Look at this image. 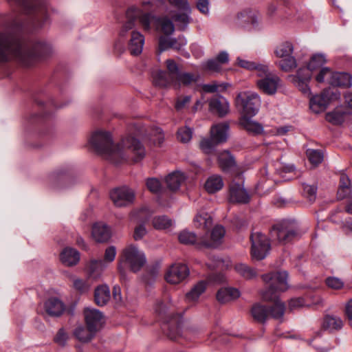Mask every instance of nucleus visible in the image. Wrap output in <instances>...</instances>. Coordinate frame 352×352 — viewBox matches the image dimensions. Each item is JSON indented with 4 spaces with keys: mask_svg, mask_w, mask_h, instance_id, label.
Masks as SVG:
<instances>
[{
    "mask_svg": "<svg viewBox=\"0 0 352 352\" xmlns=\"http://www.w3.org/2000/svg\"><path fill=\"white\" fill-rule=\"evenodd\" d=\"M317 187L315 185L302 184V195L310 201H314L316 197Z\"/></svg>",
    "mask_w": 352,
    "mask_h": 352,
    "instance_id": "50",
    "label": "nucleus"
},
{
    "mask_svg": "<svg viewBox=\"0 0 352 352\" xmlns=\"http://www.w3.org/2000/svg\"><path fill=\"white\" fill-rule=\"evenodd\" d=\"M89 144L98 155L113 164L127 160L138 162L146 155V149L136 133H124L115 142L111 133H92Z\"/></svg>",
    "mask_w": 352,
    "mask_h": 352,
    "instance_id": "1",
    "label": "nucleus"
},
{
    "mask_svg": "<svg viewBox=\"0 0 352 352\" xmlns=\"http://www.w3.org/2000/svg\"><path fill=\"white\" fill-rule=\"evenodd\" d=\"M153 226L157 230H165L172 226V221L166 216H158L153 218Z\"/></svg>",
    "mask_w": 352,
    "mask_h": 352,
    "instance_id": "48",
    "label": "nucleus"
},
{
    "mask_svg": "<svg viewBox=\"0 0 352 352\" xmlns=\"http://www.w3.org/2000/svg\"><path fill=\"white\" fill-rule=\"evenodd\" d=\"M110 197L117 207H124L132 204L135 199L133 190L122 186L113 189L110 193Z\"/></svg>",
    "mask_w": 352,
    "mask_h": 352,
    "instance_id": "15",
    "label": "nucleus"
},
{
    "mask_svg": "<svg viewBox=\"0 0 352 352\" xmlns=\"http://www.w3.org/2000/svg\"><path fill=\"white\" fill-rule=\"evenodd\" d=\"M65 305L57 298H50L44 304L45 312L50 316L58 317L63 314L65 311Z\"/></svg>",
    "mask_w": 352,
    "mask_h": 352,
    "instance_id": "27",
    "label": "nucleus"
},
{
    "mask_svg": "<svg viewBox=\"0 0 352 352\" xmlns=\"http://www.w3.org/2000/svg\"><path fill=\"white\" fill-rule=\"evenodd\" d=\"M96 332L94 330L89 329L88 327L85 328L80 326L75 329L74 335L80 342H87L92 339Z\"/></svg>",
    "mask_w": 352,
    "mask_h": 352,
    "instance_id": "42",
    "label": "nucleus"
},
{
    "mask_svg": "<svg viewBox=\"0 0 352 352\" xmlns=\"http://www.w3.org/2000/svg\"><path fill=\"white\" fill-rule=\"evenodd\" d=\"M257 76L259 78L256 80L257 87L267 95H274L278 89L281 87L280 78L276 74L272 73L267 65L258 69Z\"/></svg>",
    "mask_w": 352,
    "mask_h": 352,
    "instance_id": "6",
    "label": "nucleus"
},
{
    "mask_svg": "<svg viewBox=\"0 0 352 352\" xmlns=\"http://www.w3.org/2000/svg\"><path fill=\"white\" fill-rule=\"evenodd\" d=\"M194 225L196 228L208 230L212 225V219L207 212L199 213L194 219Z\"/></svg>",
    "mask_w": 352,
    "mask_h": 352,
    "instance_id": "41",
    "label": "nucleus"
},
{
    "mask_svg": "<svg viewBox=\"0 0 352 352\" xmlns=\"http://www.w3.org/2000/svg\"><path fill=\"white\" fill-rule=\"evenodd\" d=\"M189 274V268L186 264L177 263L167 270L165 279L170 284L177 285L186 280Z\"/></svg>",
    "mask_w": 352,
    "mask_h": 352,
    "instance_id": "14",
    "label": "nucleus"
},
{
    "mask_svg": "<svg viewBox=\"0 0 352 352\" xmlns=\"http://www.w3.org/2000/svg\"><path fill=\"white\" fill-rule=\"evenodd\" d=\"M21 29L19 22L14 21L9 28L0 32V62L15 58L28 67L50 55L52 47L45 41L24 45L18 37Z\"/></svg>",
    "mask_w": 352,
    "mask_h": 352,
    "instance_id": "2",
    "label": "nucleus"
},
{
    "mask_svg": "<svg viewBox=\"0 0 352 352\" xmlns=\"http://www.w3.org/2000/svg\"><path fill=\"white\" fill-rule=\"evenodd\" d=\"M127 21H133L135 23V19L139 18L140 23L145 30L151 29V24L154 19V16L151 13H143L142 11L135 6L129 8L126 13Z\"/></svg>",
    "mask_w": 352,
    "mask_h": 352,
    "instance_id": "16",
    "label": "nucleus"
},
{
    "mask_svg": "<svg viewBox=\"0 0 352 352\" xmlns=\"http://www.w3.org/2000/svg\"><path fill=\"white\" fill-rule=\"evenodd\" d=\"M332 71L330 68L324 67L321 68L318 75L316 76V80L318 82H323L325 80L328 82V80L331 77Z\"/></svg>",
    "mask_w": 352,
    "mask_h": 352,
    "instance_id": "54",
    "label": "nucleus"
},
{
    "mask_svg": "<svg viewBox=\"0 0 352 352\" xmlns=\"http://www.w3.org/2000/svg\"><path fill=\"white\" fill-rule=\"evenodd\" d=\"M122 255L124 261L133 272L140 271L146 263L144 253L133 245L127 246L123 250Z\"/></svg>",
    "mask_w": 352,
    "mask_h": 352,
    "instance_id": "12",
    "label": "nucleus"
},
{
    "mask_svg": "<svg viewBox=\"0 0 352 352\" xmlns=\"http://www.w3.org/2000/svg\"><path fill=\"white\" fill-rule=\"evenodd\" d=\"M328 83L336 87H350L352 85V78L347 73L332 72Z\"/></svg>",
    "mask_w": 352,
    "mask_h": 352,
    "instance_id": "28",
    "label": "nucleus"
},
{
    "mask_svg": "<svg viewBox=\"0 0 352 352\" xmlns=\"http://www.w3.org/2000/svg\"><path fill=\"white\" fill-rule=\"evenodd\" d=\"M229 129V124L227 122H223L213 124L211 127L210 132H227Z\"/></svg>",
    "mask_w": 352,
    "mask_h": 352,
    "instance_id": "60",
    "label": "nucleus"
},
{
    "mask_svg": "<svg viewBox=\"0 0 352 352\" xmlns=\"http://www.w3.org/2000/svg\"><path fill=\"white\" fill-rule=\"evenodd\" d=\"M196 6L197 9L204 14L209 12V1L208 0H196Z\"/></svg>",
    "mask_w": 352,
    "mask_h": 352,
    "instance_id": "64",
    "label": "nucleus"
},
{
    "mask_svg": "<svg viewBox=\"0 0 352 352\" xmlns=\"http://www.w3.org/2000/svg\"><path fill=\"white\" fill-rule=\"evenodd\" d=\"M327 285L334 289H340L343 287L344 283L342 280L336 277H329L326 279Z\"/></svg>",
    "mask_w": 352,
    "mask_h": 352,
    "instance_id": "55",
    "label": "nucleus"
},
{
    "mask_svg": "<svg viewBox=\"0 0 352 352\" xmlns=\"http://www.w3.org/2000/svg\"><path fill=\"white\" fill-rule=\"evenodd\" d=\"M135 23L133 21H126L119 33L120 36L125 37L128 33L131 34L129 49L133 55H138L142 52L144 44V37L139 32L134 30Z\"/></svg>",
    "mask_w": 352,
    "mask_h": 352,
    "instance_id": "7",
    "label": "nucleus"
},
{
    "mask_svg": "<svg viewBox=\"0 0 352 352\" xmlns=\"http://www.w3.org/2000/svg\"><path fill=\"white\" fill-rule=\"evenodd\" d=\"M149 142L155 146H160L164 142V133H149Z\"/></svg>",
    "mask_w": 352,
    "mask_h": 352,
    "instance_id": "57",
    "label": "nucleus"
},
{
    "mask_svg": "<svg viewBox=\"0 0 352 352\" xmlns=\"http://www.w3.org/2000/svg\"><path fill=\"white\" fill-rule=\"evenodd\" d=\"M160 32L165 35L172 34L175 31V25L173 21L166 16H162L157 20Z\"/></svg>",
    "mask_w": 352,
    "mask_h": 352,
    "instance_id": "43",
    "label": "nucleus"
},
{
    "mask_svg": "<svg viewBox=\"0 0 352 352\" xmlns=\"http://www.w3.org/2000/svg\"><path fill=\"white\" fill-rule=\"evenodd\" d=\"M228 84L219 83L213 81L208 84H205L202 86L203 90L207 93H214L217 91H222L227 89Z\"/></svg>",
    "mask_w": 352,
    "mask_h": 352,
    "instance_id": "49",
    "label": "nucleus"
},
{
    "mask_svg": "<svg viewBox=\"0 0 352 352\" xmlns=\"http://www.w3.org/2000/svg\"><path fill=\"white\" fill-rule=\"evenodd\" d=\"M186 179L185 175L180 171H175L166 177V183L171 190H178Z\"/></svg>",
    "mask_w": 352,
    "mask_h": 352,
    "instance_id": "36",
    "label": "nucleus"
},
{
    "mask_svg": "<svg viewBox=\"0 0 352 352\" xmlns=\"http://www.w3.org/2000/svg\"><path fill=\"white\" fill-rule=\"evenodd\" d=\"M351 182L349 177L344 174L341 173L340 177V186L338 190V197L340 199H343L350 195Z\"/></svg>",
    "mask_w": 352,
    "mask_h": 352,
    "instance_id": "38",
    "label": "nucleus"
},
{
    "mask_svg": "<svg viewBox=\"0 0 352 352\" xmlns=\"http://www.w3.org/2000/svg\"><path fill=\"white\" fill-rule=\"evenodd\" d=\"M218 162L220 168L224 172L229 171L235 166L234 157L228 151H224L219 154Z\"/></svg>",
    "mask_w": 352,
    "mask_h": 352,
    "instance_id": "37",
    "label": "nucleus"
},
{
    "mask_svg": "<svg viewBox=\"0 0 352 352\" xmlns=\"http://www.w3.org/2000/svg\"><path fill=\"white\" fill-rule=\"evenodd\" d=\"M270 233L274 240L283 244L290 242L297 234L295 223L289 220L276 223L272 226Z\"/></svg>",
    "mask_w": 352,
    "mask_h": 352,
    "instance_id": "8",
    "label": "nucleus"
},
{
    "mask_svg": "<svg viewBox=\"0 0 352 352\" xmlns=\"http://www.w3.org/2000/svg\"><path fill=\"white\" fill-rule=\"evenodd\" d=\"M305 305V300L302 298H296L291 299L289 302V309L291 311L297 309L300 307H303Z\"/></svg>",
    "mask_w": 352,
    "mask_h": 352,
    "instance_id": "63",
    "label": "nucleus"
},
{
    "mask_svg": "<svg viewBox=\"0 0 352 352\" xmlns=\"http://www.w3.org/2000/svg\"><path fill=\"white\" fill-rule=\"evenodd\" d=\"M207 283L204 280L199 281L186 294V300L188 302H195L198 300L200 296L206 291Z\"/></svg>",
    "mask_w": 352,
    "mask_h": 352,
    "instance_id": "33",
    "label": "nucleus"
},
{
    "mask_svg": "<svg viewBox=\"0 0 352 352\" xmlns=\"http://www.w3.org/2000/svg\"><path fill=\"white\" fill-rule=\"evenodd\" d=\"M294 46L290 42H285L278 45L274 54L277 58H281L277 63L278 66L285 72H290L297 66L296 60L292 56Z\"/></svg>",
    "mask_w": 352,
    "mask_h": 352,
    "instance_id": "9",
    "label": "nucleus"
},
{
    "mask_svg": "<svg viewBox=\"0 0 352 352\" xmlns=\"http://www.w3.org/2000/svg\"><path fill=\"white\" fill-rule=\"evenodd\" d=\"M84 315L87 326L91 330L97 331L102 325L103 316L98 309L93 308H85Z\"/></svg>",
    "mask_w": 352,
    "mask_h": 352,
    "instance_id": "21",
    "label": "nucleus"
},
{
    "mask_svg": "<svg viewBox=\"0 0 352 352\" xmlns=\"http://www.w3.org/2000/svg\"><path fill=\"white\" fill-rule=\"evenodd\" d=\"M340 96V94L337 90H324L321 94L316 95L310 98V109L315 113L324 111L331 100L338 99Z\"/></svg>",
    "mask_w": 352,
    "mask_h": 352,
    "instance_id": "13",
    "label": "nucleus"
},
{
    "mask_svg": "<svg viewBox=\"0 0 352 352\" xmlns=\"http://www.w3.org/2000/svg\"><path fill=\"white\" fill-rule=\"evenodd\" d=\"M116 250L114 246L108 247L104 252V260H94L89 264V271L91 273L102 272L104 270L108 263L113 262L116 258Z\"/></svg>",
    "mask_w": 352,
    "mask_h": 352,
    "instance_id": "19",
    "label": "nucleus"
},
{
    "mask_svg": "<svg viewBox=\"0 0 352 352\" xmlns=\"http://www.w3.org/2000/svg\"><path fill=\"white\" fill-rule=\"evenodd\" d=\"M186 44L187 41L184 36H179L176 38L162 36L159 40V50L160 52L168 48L179 50Z\"/></svg>",
    "mask_w": 352,
    "mask_h": 352,
    "instance_id": "22",
    "label": "nucleus"
},
{
    "mask_svg": "<svg viewBox=\"0 0 352 352\" xmlns=\"http://www.w3.org/2000/svg\"><path fill=\"white\" fill-rule=\"evenodd\" d=\"M146 187L153 193H158L160 192L162 186L159 179L156 178H148L146 180Z\"/></svg>",
    "mask_w": 352,
    "mask_h": 352,
    "instance_id": "51",
    "label": "nucleus"
},
{
    "mask_svg": "<svg viewBox=\"0 0 352 352\" xmlns=\"http://www.w3.org/2000/svg\"><path fill=\"white\" fill-rule=\"evenodd\" d=\"M322 328L329 331H338L342 329L343 321L340 317L326 316L321 324Z\"/></svg>",
    "mask_w": 352,
    "mask_h": 352,
    "instance_id": "34",
    "label": "nucleus"
},
{
    "mask_svg": "<svg viewBox=\"0 0 352 352\" xmlns=\"http://www.w3.org/2000/svg\"><path fill=\"white\" fill-rule=\"evenodd\" d=\"M43 122V116L38 113H30L24 118L23 124L28 129L40 125Z\"/></svg>",
    "mask_w": 352,
    "mask_h": 352,
    "instance_id": "45",
    "label": "nucleus"
},
{
    "mask_svg": "<svg viewBox=\"0 0 352 352\" xmlns=\"http://www.w3.org/2000/svg\"><path fill=\"white\" fill-rule=\"evenodd\" d=\"M327 63V58L324 54L317 53L314 54L309 62L308 63L307 67L303 69H309L311 73V71L316 70L322 67Z\"/></svg>",
    "mask_w": 352,
    "mask_h": 352,
    "instance_id": "40",
    "label": "nucleus"
},
{
    "mask_svg": "<svg viewBox=\"0 0 352 352\" xmlns=\"http://www.w3.org/2000/svg\"><path fill=\"white\" fill-rule=\"evenodd\" d=\"M224 183L221 176L212 175L206 179L204 188L209 194L215 193L223 187Z\"/></svg>",
    "mask_w": 352,
    "mask_h": 352,
    "instance_id": "31",
    "label": "nucleus"
},
{
    "mask_svg": "<svg viewBox=\"0 0 352 352\" xmlns=\"http://www.w3.org/2000/svg\"><path fill=\"white\" fill-rule=\"evenodd\" d=\"M147 233L146 229L144 225H139L135 227L133 233V239L135 241L142 239Z\"/></svg>",
    "mask_w": 352,
    "mask_h": 352,
    "instance_id": "61",
    "label": "nucleus"
},
{
    "mask_svg": "<svg viewBox=\"0 0 352 352\" xmlns=\"http://www.w3.org/2000/svg\"><path fill=\"white\" fill-rule=\"evenodd\" d=\"M228 138V133H210L208 138L201 141L200 148L206 154L211 153L217 145L226 142Z\"/></svg>",
    "mask_w": 352,
    "mask_h": 352,
    "instance_id": "17",
    "label": "nucleus"
},
{
    "mask_svg": "<svg viewBox=\"0 0 352 352\" xmlns=\"http://www.w3.org/2000/svg\"><path fill=\"white\" fill-rule=\"evenodd\" d=\"M60 258L66 266L76 265L80 260V253L74 248H66L60 253Z\"/></svg>",
    "mask_w": 352,
    "mask_h": 352,
    "instance_id": "29",
    "label": "nucleus"
},
{
    "mask_svg": "<svg viewBox=\"0 0 352 352\" xmlns=\"http://www.w3.org/2000/svg\"><path fill=\"white\" fill-rule=\"evenodd\" d=\"M261 102L260 96L255 92L244 91L237 95L236 104L243 114L239 121L242 129L249 132H262L263 131L261 124L247 117L254 116L258 112Z\"/></svg>",
    "mask_w": 352,
    "mask_h": 352,
    "instance_id": "4",
    "label": "nucleus"
},
{
    "mask_svg": "<svg viewBox=\"0 0 352 352\" xmlns=\"http://www.w3.org/2000/svg\"><path fill=\"white\" fill-rule=\"evenodd\" d=\"M225 233L226 231L223 226H216L211 232L210 239H206L205 236H203V241L200 243L204 248H216L221 243Z\"/></svg>",
    "mask_w": 352,
    "mask_h": 352,
    "instance_id": "25",
    "label": "nucleus"
},
{
    "mask_svg": "<svg viewBox=\"0 0 352 352\" xmlns=\"http://www.w3.org/2000/svg\"><path fill=\"white\" fill-rule=\"evenodd\" d=\"M67 338V334L65 333L64 329H60L54 338V342L60 346H64L66 344Z\"/></svg>",
    "mask_w": 352,
    "mask_h": 352,
    "instance_id": "59",
    "label": "nucleus"
},
{
    "mask_svg": "<svg viewBox=\"0 0 352 352\" xmlns=\"http://www.w3.org/2000/svg\"><path fill=\"white\" fill-rule=\"evenodd\" d=\"M153 80L154 85L160 87H166L169 85H172L171 78L168 72L167 74L164 71H157L153 75Z\"/></svg>",
    "mask_w": 352,
    "mask_h": 352,
    "instance_id": "39",
    "label": "nucleus"
},
{
    "mask_svg": "<svg viewBox=\"0 0 352 352\" xmlns=\"http://www.w3.org/2000/svg\"><path fill=\"white\" fill-rule=\"evenodd\" d=\"M166 65L171 78L172 85L177 89L189 87L199 80L198 74L181 71L179 65L173 59L166 60Z\"/></svg>",
    "mask_w": 352,
    "mask_h": 352,
    "instance_id": "5",
    "label": "nucleus"
},
{
    "mask_svg": "<svg viewBox=\"0 0 352 352\" xmlns=\"http://www.w3.org/2000/svg\"><path fill=\"white\" fill-rule=\"evenodd\" d=\"M208 104L210 111L217 113L220 116L226 115L229 111V103L221 96H215L210 98Z\"/></svg>",
    "mask_w": 352,
    "mask_h": 352,
    "instance_id": "24",
    "label": "nucleus"
},
{
    "mask_svg": "<svg viewBox=\"0 0 352 352\" xmlns=\"http://www.w3.org/2000/svg\"><path fill=\"white\" fill-rule=\"evenodd\" d=\"M251 255L253 258L263 260L269 254L270 243L268 238L260 232H253L250 236Z\"/></svg>",
    "mask_w": 352,
    "mask_h": 352,
    "instance_id": "11",
    "label": "nucleus"
},
{
    "mask_svg": "<svg viewBox=\"0 0 352 352\" xmlns=\"http://www.w3.org/2000/svg\"><path fill=\"white\" fill-rule=\"evenodd\" d=\"M306 154L309 161L314 166H318L323 161L324 155L320 150L307 149Z\"/></svg>",
    "mask_w": 352,
    "mask_h": 352,
    "instance_id": "47",
    "label": "nucleus"
},
{
    "mask_svg": "<svg viewBox=\"0 0 352 352\" xmlns=\"http://www.w3.org/2000/svg\"><path fill=\"white\" fill-rule=\"evenodd\" d=\"M73 287L80 293H85L89 289V285L85 280L79 278L74 280Z\"/></svg>",
    "mask_w": 352,
    "mask_h": 352,
    "instance_id": "56",
    "label": "nucleus"
},
{
    "mask_svg": "<svg viewBox=\"0 0 352 352\" xmlns=\"http://www.w3.org/2000/svg\"><path fill=\"white\" fill-rule=\"evenodd\" d=\"M205 69L212 71V72H219L221 69V64L217 59H211L208 60L205 63Z\"/></svg>",
    "mask_w": 352,
    "mask_h": 352,
    "instance_id": "62",
    "label": "nucleus"
},
{
    "mask_svg": "<svg viewBox=\"0 0 352 352\" xmlns=\"http://www.w3.org/2000/svg\"><path fill=\"white\" fill-rule=\"evenodd\" d=\"M178 239L181 243L185 245H195L198 248H204L199 243L203 241V236L198 237L194 232L184 230L179 233Z\"/></svg>",
    "mask_w": 352,
    "mask_h": 352,
    "instance_id": "32",
    "label": "nucleus"
},
{
    "mask_svg": "<svg viewBox=\"0 0 352 352\" xmlns=\"http://www.w3.org/2000/svg\"><path fill=\"white\" fill-rule=\"evenodd\" d=\"M21 6L28 12H34L38 16L45 14L46 8L44 0H8Z\"/></svg>",
    "mask_w": 352,
    "mask_h": 352,
    "instance_id": "20",
    "label": "nucleus"
},
{
    "mask_svg": "<svg viewBox=\"0 0 352 352\" xmlns=\"http://www.w3.org/2000/svg\"><path fill=\"white\" fill-rule=\"evenodd\" d=\"M326 119L333 124H340L344 121V116L339 112H331L327 114Z\"/></svg>",
    "mask_w": 352,
    "mask_h": 352,
    "instance_id": "53",
    "label": "nucleus"
},
{
    "mask_svg": "<svg viewBox=\"0 0 352 352\" xmlns=\"http://www.w3.org/2000/svg\"><path fill=\"white\" fill-rule=\"evenodd\" d=\"M111 298L109 287L107 285H101L95 289L94 301L98 306L105 305Z\"/></svg>",
    "mask_w": 352,
    "mask_h": 352,
    "instance_id": "30",
    "label": "nucleus"
},
{
    "mask_svg": "<svg viewBox=\"0 0 352 352\" xmlns=\"http://www.w3.org/2000/svg\"><path fill=\"white\" fill-rule=\"evenodd\" d=\"M229 201L232 203L247 204L250 195L242 184L232 182L230 185Z\"/></svg>",
    "mask_w": 352,
    "mask_h": 352,
    "instance_id": "18",
    "label": "nucleus"
},
{
    "mask_svg": "<svg viewBox=\"0 0 352 352\" xmlns=\"http://www.w3.org/2000/svg\"><path fill=\"white\" fill-rule=\"evenodd\" d=\"M234 270L241 276L246 279H251L256 276V271L244 263H238L234 266Z\"/></svg>",
    "mask_w": 352,
    "mask_h": 352,
    "instance_id": "44",
    "label": "nucleus"
},
{
    "mask_svg": "<svg viewBox=\"0 0 352 352\" xmlns=\"http://www.w3.org/2000/svg\"><path fill=\"white\" fill-rule=\"evenodd\" d=\"M266 284V289L261 292L262 298L265 301L274 302V306L268 309L261 304H254L251 309V315L254 320L264 323L269 316L275 319H281L285 314V305L278 300L280 294L285 292L288 287L287 273L276 272L262 276Z\"/></svg>",
    "mask_w": 352,
    "mask_h": 352,
    "instance_id": "3",
    "label": "nucleus"
},
{
    "mask_svg": "<svg viewBox=\"0 0 352 352\" xmlns=\"http://www.w3.org/2000/svg\"><path fill=\"white\" fill-rule=\"evenodd\" d=\"M236 64L239 67L246 69L248 70H255L256 76L258 74V69L261 67H265L266 66L265 65L259 64L256 62L243 59L241 57H238L236 58Z\"/></svg>",
    "mask_w": 352,
    "mask_h": 352,
    "instance_id": "46",
    "label": "nucleus"
},
{
    "mask_svg": "<svg viewBox=\"0 0 352 352\" xmlns=\"http://www.w3.org/2000/svg\"><path fill=\"white\" fill-rule=\"evenodd\" d=\"M191 102L190 96H181L177 98L175 107L177 111H180L188 106Z\"/></svg>",
    "mask_w": 352,
    "mask_h": 352,
    "instance_id": "52",
    "label": "nucleus"
},
{
    "mask_svg": "<svg viewBox=\"0 0 352 352\" xmlns=\"http://www.w3.org/2000/svg\"><path fill=\"white\" fill-rule=\"evenodd\" d=\"M240 292L238 289L227 287L219 289L217 294V299L221 303H225L239 298Z\"/></svg>",
    "mask_w": 352,
    "mask_h": 352,
    "instance_id": "35",
    "label": "nucleus"
},
{
    "mask_svg": "<svg viewBox=\"0 0 352 352\" xmlns=\"http://www.w3.org/2000/svg\"><path fill=\"white\" fill-rule=\"evenodd\" d=\"M311 78V74L307 69H299L296 75L293 76V82L298 89L305 94H309L310 89L308 82Z\"/></svg>",
    "mask_w": 352,
    "mask_h": 352,
    "instance_id": "23",
    "label": "nucleus"
},
{
    "mask_svg": "<svg viewBox=\"0 0 352 352\" xmlns=\"http://www.w3.org/2000/svg\"><path fill=\"white\" fill-rule=\"evenodd\" d=\"M91 236L96 242H106L111 237L110 228L102 222L96 223L92 226Z\"/></svg>",
    "mask_w": 352,
    "mask_h": 352,
    "instance_id": "26",
    "label": "nucleus"
},
{
    "mask_svg": "<svg viewBox=\"0 0 352 352\" xmlns=\"http://www.w3.org/2000/svg\"><path fill=\"white\" fill-rule=\"evenodd\" d=\"M168 1L172 6L182 11L173 14L172 19L175 22L179 30H186L192 21L190 16L191 8L188 0H168Z\"/></svg>",
    "mask_w": 352,
    "mask_h": 352,
    "instance_id": "10",
    "label": "nucleus"
},
{
    "mask_svg": "<svg viewBox=\"0 0 352 352\" xmlns=\"http://www.w3.org/2000/svg\"><path fill=\"white\" fill-rule=\"evenodd\" d=\"M230 265V261L229 260L224 261L219 258L214 257V263L209 264L210 268H228Z\"/></svg>",
    "mask_w": 352,
    "mask_h": 352,
    "instance_id": "58",
    "label": "nucleus"
}]
</instances>
